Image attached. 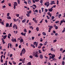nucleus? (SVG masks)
Returning <instances> with one entry per match:
<instances>
[{
	"mask_svg": "<svg viewBox=\"0 0 65 65\" xmlns=\"http://www.w3.org/2000/svg\"><path fill=\"white\" fill-rule=\"evenodd\" d=\"M10 14V13H9L7 14V16H9V15Z\"/></svg>",
	"mask_w": 65,
	"mask_h": 65,
	"instance_id": "obj_52",
	"label": "nucleus"
},
{
	"mask_svg": "<svg viewBox=\"0 0 65 65\" xmlns=\"http://www.w3.org/2000/svg\"><path fill=\"white\" fill-rule=\"evenodd\" d=\"M53 9L52 8L48 9V11L50 12H52L53 11Z\"/></svg>",
	"mask_w": 65,
	"mask_h": 65,
	"instance_id": "obj_5",
	"label": "nucleus"
},
{
	"mask_svg": "<svg viewBox=\"0 0 65 65\" xmlns=\"http://www.w3.org/2000/svg\"><path fill=\"white\" fill-rule=\"evenodd\" d=\"M3 57V55H2L1 57V59H2V57Z\"/></svg>",
	"mask_w": 65,
	"mask_h": 65,
	"instance_id": "obj_64",
	"label": "nucleus"
},
{
	"mask_svg": "<svg viewBox=\"0 0 65 65\" xmlns=\"http://www.w3.org/2000/svg\"><path fill=\"white\" fill-rule=\"evenodd\" d=\"M45 12H47V11H48V10L47 9H45Z\"/></svg>",
	"mask_w": 65,
	"mask_h": 65,
	"instance_id": "obj_54",
	"label": "nucleus"
},
{
	"mask_svg": "<svg viewBox=\"0 0 65 65\" xmlns=\"http://www.w3.org/2000/svg\"><path fill=\"white\" fill-rule=\"evenodd\" d=\"M53 27H55V29H58V27L56 25H54L53 26Z\"/></svg>",
	"mask_w": 65,
	"mask_h": 65,
	"instance_id": "obj_6",
	"label": "nucleus"
},
{
	"mask_svg": "<svg viewBox=\"0 0 65 65\" xmlns=\"http://www.w3.org/2000/svg\"><path fill=\"white\" fill-rule=\"evenodd\" d=\"M5 7H6V6H5V5H4L2 6V8H5Z\"/></svg>",
	"mask_w": 65,
	"mask_h": 65,
	"instance_id": "obj_53",
	"label": "nucleus"
},
{
	"mask_svg": "<svg viewBox=\"0 0 65 65\" xmlns=\"http://www.w3.org/2000/svg\"><path fill=\"white\" fill-rule=\"evenodd\" d=\"M41 10H42V12H43V9H44V8H43V7H42L41 8Z\"/></svg>",
	"mask_w": 65,
	"mask_h": 65,
	"instance_id": "obj_31",
	"label": "nucleus"
},
{
	"mask_svg": "<svg viewBox=\"0 0 65 65\" xmlns=\"http://www.w3.org/2000/svg\"><path fill=\"white\" fill-rule=\"evenodd\" d=\"M26 19H25L24 20H23L22 21V22L23 23H25V22H26Z\"/></svg>",
	"mask_w": 65,
	"mask_h": 65,
	"instance_id": "obj_14",
	"label": "nucleus"
},
{
	"mask_svg": "<svg viewBox=\"0 0 65 65\" xmlns=\"http://www.w3.org/2000/svg\"><path fill=\"white\" fill-rule=\"evenodd\" d=\"M13 20L14 22H17V20H16L15 19H13Z\"/></svg>",
	"mask_w": 65,
	"mask_h": 65,
	"instance_id": "obj_48",
	"label": "nucleus"
},
{
	"mask_svg": "<svg viewBox=\"0 0 65 65\" xmlns=\"http://www.w3.org/2000/svg\"><path fill=\"white\" fill-rule=\"evenodd\" d=\"M12 23H11L10 24V25L8 26V27H12Z\"/></svg>",
	"mask_w": 65,
	"mask_h": 65,
	"instance_id": "obj_22",
	"label": "nucleus"
},
{
	"mask_svg": "<svg viewBox=\"0 0 65 65\" xmlns=\"http://www.w3.org/2000/svg\"><path fill=\"white\" fill-rule=\"evenodd\" d=\"M6 37H7V35H5V36H4L3 37V39H5L6 38Z\"/></svg>",
	"mask_w": 65,
	"mask_h": 65,
	"instance_id": "obj_21",
	"label": "nucleus"
},
{
	"mask_svg": "<svg viewBox=\"0 0 65 65\" xmlns=\"http://www.w3.org/2000/svg\"><path fill=\"white\" fill-rule=\"evenodd\" d=\"M39 57L41 59H42L43 58V55H40Z\"/></svg>",
	"mask_w": 65,
	"mask_h": 65,
	"instance_id": "obj_12",
	"label": "nucleus"
},
{
	"mask_svg": "<svg viewBox=\"0 0 65 65\" xmlns=\"http://www.w3.org/2000/svg\"><path fill=\"white\" fill-rule=\"evenodd\" d=\"M29 58H31V59H32V58H33V56H29Z\"/></svg>",
	"mask_w": 65,
	"mask_h": 65,
	"instance_id": "obj_43",
	"label": "nucleus"
},
{
	"mask_svg": "<svg viewBox=\"0 0 65 65\" xmlns=\"http://www.w3.org/2000/svg\"><path fill=\"white\" fill-rule=\"evenodd\" d=\"M47 14L48 15H50V17H52V14L51 13H50V12H48Z\"/></svg>",
	"mask_w": 65,
	"mask_h": 65,
	"instance_id": "obj_10",
	"label": "nucleus"
},
{
	"mask_svg": "<svg viewBox=\"0 0 65 65\" xmlns=\"http://www.w3.org/2000/svg\"><path fill=\"white\" fill-rule=\"evenodd\" d=\"M62 15V14H60L58 15V18H60V17H61Z\"/></svg>",
	"mask_w": 65,
	"mask_h": 65,
	"instance_id": "obj_38",
	"label": "nucleus"
},
{
	"mask_svg": "<svg viewBox=\"0 0 65 65\" xmlns=\"http://www.w3.org/2000/svg\"><path fill=\"white\" fill-rule=\"evenodd\" d=\"M9 25L8 24V23H7L6 24V27H8L9 26Z\"/></svg>",
	"mask_w": 65,
	"mask_h": 65,
	"instance_id": "obj_26",
	"label": "nucleus"
},
{
	"mask_svg": "<svg viewBox=\"0 0 65 65\" xmlns=\"http://www.w3.org/2000/svg\"><path fill=\"white\" fill-rule=\"evenodd\" d=\"M23 41H24V40H23V39L22 38L20 39V42H23Z\"/></svg>",
	"mask_w": 65,
	"mask_h": 65,
	"instance_id": "obj_16",
	"label": "nucleus"
},
{
	"mask_svg": "<svg viewBox=\"0 0 65 65\" xmlns=\"http://www.w3.org/2000/svg\"><path fill=\"white\" fill-rule=\"evenodd\" d=\"M39 0H33L32 2H33L34 3H35V2H38Z\"/></svg>",
	"mask_w": 65,
	"mask_h": 65,
	"instance_id": "obj_9",
	"label": "nucleus"
},
{
	"mask_svg": "<svg viewBox=\"0 0 65 65\" xmlns=\"http://www.w3.org/2000/svg\"><path fill=\"white\" fill-rule=\"evenodd\" d=\"M16 15L17 17H19V15H20L19 14H16Z\"/></svg>",
	"mask_w": 65,
	"mask_h": 65,
	"instance_id": "obj_34",
	"label": "nucleus"
},
{
	"mask_svg": "<svg viewBox=\"0 0 65 65\" xmlns=\"http://www.w3.org/2000/svg\"><path fill=\"white\" fill-rule=\"evenodd\" d=\"M57 41V40H55L53 41V42L54 43H55V42H56Z\"/></svg>",
	"mask_w": 65,
	"mask_h": 65,
	"instance_id": "obj_55",
	"label": "nucleus"
},
{
	"mask_svg": "<svg viewBox=\"0 0 65 65\" xmlns=\"http://www.w3.org/2000/svg\"><path fill=\"white\" fill-rule=\"evenodd\" d=\"M7 19H8V20H10L11 19V17H10V16H9V17H7Z\"/></svg>",
	"mask_w": 65,
	"mask_h": 65,
	"instance_id": "obj_24",
	"label": "nucleus"
},
{
	"mask_svg": "<svg viewBox=\"0 0 65 65\" xmlns=\"http://www.w3.org/2000/svg\"><path fill=\"white\" fill-rule=\"evenodd\" d=\"M27 3H28L29 4H32L31 0H28Z\"/></svg>",
	"mask_w": 65,
	"mask_h": 65,
	"instance_id": "obj_4",
	"label": "nucleus"
},
{
	"mask_svg": "<svg viewBox=\"0 0 65 65\" xmlns=\"http://www.w3.org/2000/svg\"><path fill=\"white\" fill-rule=\"evenodd\" d=\"M33 56H35V57H37V58H38V57H39V56H38V54H36L35 53L34 54Z\"/></svg>",
	"mask_w": 65,
	"mask_h": 65,
	"instance_id": "obj_3",
	"label": "nucleus"
},
{
	"mask_svg": "<svg viewBox=\"0 0 65 65\" xmlns=\"http://www.w3.org/2000/svg\"><path fill=\"white\" fill-rule=\"evenodd\" d=\"M23 53L22 52H21V53H20V55L21 56H22L23 55Z\"/></svg>",
	"mask_w": 65,
	"mask_h": 65,
	"instance_id": "obj_44",
	"label": "nucleus"
},
{
	"mask_svg": "<svg viewBox=\"0 0 65 65\" xmlns=\"http://www.w3.org/2000/svg\"><path fill=\"white\" fill-rule=\"evenodd\" d=\"M24 32H27V29H24Z\"/></svg>",
	"mask_w": 65,
	"mask_h": 65,
	"instance_id": "obj_27",
	"label": "nucleus"
},
{
	"mask_svg": "<svg viewBox=\"0 0 65 65\" xmlns=\"http://www.w3.org/2000/svg\"><path fill=\"white\" fill-rule=\"evenodd\" d=\"M28 65H31V62H29L28 63H27Z\"/></svg>",
	"mask_w": 65,
	"mask_h": 65,
	"instance_id": "obj_39",
	"label": "nucleus"
},
{
	"mask_svg": "<svg viewBox=\"0 0 65 65\" xmlns=\"http://www.w3.org/2000/svg\"><path fill=\"white\" fill-rule=\"evenodd\" d=\"M27 14H26V15L27 16V17H30V14L29 13H27Z\"/></svg>",
	"mask_w": 65,
	"mask_h": 65,
	"instance_id": "obj_25",
	"label": "nucleus"
},
{
	"mask_svg": "<svg viewBox=\"0 0 65 65\" xmlns=\"http://www.w3.org/2000/svg\"><path fill=\"white\" fill-rule=\"evenodd\" d=\"M39 53H42L40 50H39Z\"/></svg>",
	"mask_w": 65,
	"mask_h": 65,
	"instance_id": "obj_57",
	"label": "nucleus"
},
{
	"mask_svg": "<svg viewBox=\"0 0 65 65\" xmlns=\"http://www.w3.org/2000/svg\"><path fill=\"white\" fill-rule=\"evenodd\" d=\"M12 57V54H11L10 56V57Z\"/></svg>",
	"mask_w": 65,
	"mask_h": 65,
	"instance_id": "obj_61",
	"label": "nucleus"
},
{
	"mask_svg": "<svg viewBox=\"0 0 65 65\" xmlns=\"http://www.w3.org/2000/svg\"><path fill=\"white\" fill-rule=\"evenodd\" d=\"M31 47H32L33 48H35V46H34V45H33L32 44H31V45H30Z\"/></svg>",
	"mask_w": 65,
	"mask_h": 65,
	"instance_id": "obj_15",
	"label": "nucleus"
},
{
	"mask_svg": "<svg viewBox=\"0 0 65 65\" xmlns=\"http://www.w3.org/2000/svg\"><path fill=\"white\" fill-rule=\"evenodd\" d=\"M48 4H49V2H48L45 3L44 4L46 6L47 5H48Z\"/></svg>",
	"mask_w": 65,
	"mask_h": 65,
	"instance_id": "obj_13",
	"label": "nucleus"
},
{
	"mask_svg": "<svg viewBox=\"0 0 65 65\" xmlns=\"http://www.w3.org/2000/svg\"><path fill=\"white\" fill-rule=\"evenodd\" d=\"M31 38H32V39L33 40H34V38H35V37H32Z\"/></svg>",
	"mask_w": 65,
	"mask_h": 65,
	"instance_id": "obj_51",
	"label": "nucleus"
},
{
	"mask_svg": "<svg viewBox=\"0 0 65 65\" xmlns=\"http://www.w3.org/2000/svg\"><path fill=\"white\" fill-rule=\"evenodd\" d=\"M23 59H20L19 60L20 61H23Z\"/></svg>",
	"mask_w": 65,
	"mask_h": 65,
	"instance_id": "obj_62",
	"label": "nucleus"
},
{
	"mask_svg": "<svg viewBox=\"0 0 65 65\" xmlns=\"http://www.w3.org/2000/svg\"><path fill=\"white\" fill-rule=\"evenodd\" d=\"M65 28H64V29H63V30L62 31V33H64V32H65Z\"/></svg>",
	"mask_w": 65,
	"mask_h": 65,
	"instance_id": "obj_33",
	"label": "nucleus"
},
{
	"mask_svg": "<svg viewBox=\"0 0 65 65\" xmlns=\"http://www.w3.org/2000/svg\"><path fill=\"white\" fill-rule=\"evenodd\" d=\"M42 34H43L44 36H45V35H46V33L43 32Z\"/></svg>",
	"mask_w": 65,
	"mask_h": 65,
	"instance_id": "obj_23",
	"label": "nucleus"
},
{
	"mask_svg": "<svg viewBox=\"0 0 65 65\" xmlns=\"http://www.w3.org/2000/svg\"><path fill=\"white\" fill-rule=\"evenodd\" d=\"M40 3H41V4H42L43 3V1L42 0H41L40 1Z\"/></svg>",
	"mask_w": 65,
	"mask_h": 65,
	"instance_id": "obj_49",
	"label": "nucleus"
},
{
	"mask_svg": "<svg viewBox=\"0 0 65 65\" xmlns=\"http://www.w3.org/2000/svg\"><path fill=\"white\" fill-rule=\"evenodd\" d=\"M17 2H18V4H20V0H18Z\"/></svg>",
	"mask_w": 65,
	"mask_h": 65,
	"instance_id": "obj_30",
	"label": "nucleus"
},
{
	"mask_svg": "<svg viewBox=\"0 0 65 65\" xmlns=\"http://www.w3.org/2000/svg\"><path fill=\"white\" fill-rule=\"evenodd\" d=\"M33 6H34V7H35V8H36V6L35 4H34L33 5Z\"/></svg>",
	"mask_w": 65,
	"mask_h": 65,
	"instance_id": "obj_45",
	"label": "nucleus"
},
{
	"mask_svg": "<svg viewBox=\"0 0 65 65\" xmlns=\"http://www.w3.org/2000/svg\"><path fill=\"white\" fill-rule=\"evenodd\" d=\"M4 21L3 20V21L1 22L0 23L1 24L3 25H4Z\"/></svg>",
	"mask_w": 65,
	"mask_h": 65,
	"instance_id": "obj_17",
	"label": "nucleus"
},
{
	"mask_svg": "<svg viewBox=\"0 0 65 65\" xmlns=\"http://www.w3.org/2000/svg\"><path fill=\"white\" fill-rule=\"evenodd\" d=\"M34 12H36L37 13H38V10H35Z\"/></svg>",
	"mask_w": 65,
	"mask_h": 65,
	"instance_id": "obj_37",
	"label": "nucleus"
},
{
	"mask_svg": "<svg viewBox=\"0 0 65 65\" xmlns=\"http://www.w3.org/2000/svg\"><path fill=\"white\" fill-rule=\"evenodd\" d=\"M50 51L51 52H55V51H56V50L55 49H54V48H52L50 50Z\"/></svg>",
	"mask_w": 65,
	"mask_h": 65,
	"instance_id": "obj_2",
	"label": "nucleus"
},
{
	"mask_svg": "<svg viewBox=\"0 0 65 65\" xmlns=\"http://www.w3.org/2000/svg\"><path fill=\"white\" fill-rule=\"evenodd\" d=\"M59 23V21H56L55 22L56 24H57V23Z\"/></svg>",
	"mask_w": 65,
	"mask_h": 65,
	"instance_id": "obj_56",
	"label": "nucleus"
},
{
	"mask_svg": "<svg viewBox=\"0 0 65 65\" xmlns=\"http://www.w3.org/2000/svg\"><path fill=\"white\" fill-rule=\"evenodd\" d=\"M33 44L34 45H36V47H37V46L38 45V43L35 42H34Z\"/></svg>",
	"mask_w": 65,
	"mask_h": 65,
	"instance_id": "obj_1",
	"label": "nucleus"
},
{
	"mask_svg": "<svg viewBox=\"0 0 65 65\" xmlns=\"http://www.w3.org/2000/svg\"><path fill=\"white\" fill-rule=\"evenodd\" d=\"M48 27H49V28H51V29H52V28H53V26H51L50 25Z\"/></svg>",
	"mask_w": 65,
	"mask_h": 65,
	"instance_id": "obj_28",
	"label": "nucleus"
},
{
	"mask_svg": "<svg viewBox=\"0 0 65 65\" xmlns=\"http://www.w3.org/2000/svg\"><path fill=\"white\" fill-rule=\"evenodd\" d=\"M18 39L19 40H20L21 39H22V37H20V38H18Z\"/></svg>",
	"mask_w": 65,
	"mask_h": 65,
	"instance_id": "obj_42",
	"label": "nucleus"
},
{
	"mask_svg": "<svg viewBox=\"0 0 65 65\" xmlns=\"http://www.w3.org/2000/svg\"><path fill=\"white\" fill-rule=\"evenodd\" d=\"M44 44V45H46L47 44V41H46Z\"/></svg>",
	"mask_w": 65,
	"mask_h": 65,
	"instance_id": "obj_40",
	"label": "nucleus"
},
{
	"mask_svg": "<svg viewBox=\"0 0 65 65\" xmlns=\"http://www.w3.org/2000/svg\"><path fill=\"white\" fill-rule=\"evenodd\" d=\"M52 60L53 61H56L57 60V59H56L55 58H53L52 59Z\"/></svg>",
	"mask_w": 65,
	"mask_h": 65,
	"instance_id": "obj_29",
	"label": "nucleus"
},
{
	"mask_svg": "<svg viewBox=\"0 0 65 65\" xmlns=\"http://www.w3.org/2000/svg\"><path fill=\"white\" fill-rule=\"evenodd\" d=\"M52 56L51 59H53V58H54L55 57V54H52Z\"/></svg>",
	"mask_w": 65,
	"mask_h": 65,
	"instance_id": "obj_11",
	"label": "nucleus"
},
{
	"mask_svg": "<svg viewBox=\"0 0 65 65\" xmlns=\"http://www.w3.org/2000/svg\"><path fill=\"white\" fill-rule=\"evenodd\" d=\"M4 0H3L1 2V3H4L5 1H4Z\"/></svg>",
	"mask_w": 65,
	"mask_h": 65,
	"instance_id": "obj_59",
	"label": "nucleus"
},
{
	"mask_svg": "<svg viewBox=\"0 0 65 65\" xmlns=\"http://www.w3.org/2000/svg\"><path fill=\"white\" fill-rule=\"evenodd\" d=\"M36 30H37V31H39V27H37L36 29Z\"/></svg>",
	"mask_w": 65,
	"mask_h": 65,
	"instance_id": "obj_20",
	"label": "nucleus"
},
{
	"mask_svg": "<svg viewBox=\"0 0 65 65\" xmlns=\"http://www.w3.org/2000/svg\"><path fill=\"white\" fill-rule=\"evenodd\" d=\"M51 18V19H52V20H53V19H55V17L54 16H52Z\"/></svg>",
	"mask_w": 65,
	"mask_h": 65,
	"instance_id": "obj_47",
	"label": "nucleus"
},
{
	"mask_svg": "<svg viewBox=\"0 0 65 65\" xmlns=\"http://www.w3.org/2000/svg\"><path fill=\"white\" fill-rule=\"evenodd\" d=\"M21 52H22L23 53V52H26V50H25V49L24 48H23L22 50L21 51Z\"/></svg>",
	"mask_w": 65,
	"mask_h": 65,
	"instance_id": "obj_7",
	"label": "nucleus"
},
{
	"mask_svg": "<svg viewBox=\"0 0 65 65\" xmlns=\"http://www.w3.org/2000/svg\"><path fill=\"white\" fill-rule=\"evenodd\" d=\"M29 28L30 29H31L32 30H33V29H34V28L33 27V26H29Z\"/></svg>",
	"mask_w": 65,
	"mask_h": 65,
	"instance_id": "obj_19",
	"label": "nucleus"
},
{
	"mask_svg": "<svg viewBox=\"0 0 65 65\" xmlns=\"http://www.w3.org/2000/svg\"><path fill=\"white\" fill-rule=\"evenodd\" d=\"M39 13H41V10H39Z\"/></svg>",
	"mask_w": 65,
	"mask_h": 65,
	"instance_id": "obj_50",
	"label": "nucleus"
},
{
	"mask_svg": "<svg viewBox=\"0 0 65 65\" xmlns=\"http://www.w3.org/2000/svg\"><path fill=\"white\" fill-rule=\"evenodd\" d=\"M19 48H21V45H20L19 47Z\"/></svg>",
	"mask_w": 65,
	"mask_h": 65,
	"instance_id": "obj_60",
	"label": "nucleus"
},
{
	"mask_svg": "<svg viewBox=\"0 0 65 65\" xmlns=\"http://www.w3.org/2000/svg\"><path fill=\"white\" fill-rule=\"evenodd\" d=\"M2 42H3V44H4V43L5 44V41L4 40H3V41H2Z\"/></svg>",
	"mask_w": 65,
	"mask_h": 65,
	"instance_id": "obj_46",
	"label": "nucleus"
},
{
	"mask_svg": "<svg viewBox=\"0 0 65 65\" xmlns=\"http://www.w3.org/2000/svg\"><path fill=\"white\" fill-rule=\"evenodd\" d=\"M32 13V12L31 11H27V13H29L30 14H31V13Z\"/></svg>",
	"mask_w": 65,
	"mask_h": 65,
	"instance_id": "obj_32",
	"label": "nucleus"
},
{
	"mask_svg": "<svg viewBox=\"0 0 65 65\" xmlns=\"http://www.w3.org/2000/svg\"><path fill=\"white\" fill-rule=\"evenodd\" d=\"M31 30H29L28 31V34H30V33H31Z\"/></svg>",
	"mask_w": 65,
	"mask_h": 65,
	"instance_id": "obj_58",
	"label": "nucleus"
},
{
	"mask_svg": "<svg viewBox=\"0 0 65 65\" xmlns=\"http://www.w3.org/2000/svg\"><path fill=\"white\" fill-rule=\"evenodd\" d=\"M62 65H64L65 64V62H64V61H62Z\"/></svg>",
	"mask_w": 65,
	"mask_h": 65,
	"instance_id": "obj_35",
	"label": "nucleus"
},
{
	"mask_svg": "<svg viewBox=\"0 0 65 65\" xmlns=\"http://www.w3.org/2000/svg\"><path fill=\"white\" fill-rule=\"evenodd\" d=\"M26 32H25L24 34V32H22L21 33V34L22 35H24V36H25L26 35Z\"/></svg>",
	"mask_w": 65,
	"mask_h": 65,
	"instance_id": "obj_8",
	"label": "nucleus"
},
{
	"mask_svg": "<svg viewBox=\"0 0 65 65\" xmlns=\"http://www.w3.org/2000/svg\"><path fill=\"white\" fill-rule=\"evenodd\" d=\"M46 17V18H47L48 20H49V19H50V17H49V16H47Z\"/></svg>",
	"mask_w": 65,
	"mask_h": 65,
	"instance_id": "obj_41",
	"label": "nucleus"
},
{
	"mask_svg": "<svg viewBox=\"0 0 65 65\" xmlns=\"http://www.w3.org/2000/svg\"><path fill=\"white\" fill-rule=\"evenodd\" d=\"M59 1H58V0H57V4H59Z\"/></svg>",
	"mask_w": 65,
	"mask_h": 65,
	"instance_id": "obj_63",
	"label": "nucleus"
},
{
	"mask_svg": "<svg viewBox=\"0 0 65 65\" xmlns=\"http://www.w3.org/2000/svg\"><path fill=\"white\" fill-rule=\"evenodd\" d=\"M16 27H17V25L14 24V25L13 26V28H15Z\"/></svg>",
	"mask_w": 65,
	"mask_h": 65,
	"instance_id": "obj_36",
	"label": "nucleus"
},
{
	"mask_svg": "<svg viewBox=\"0 0 65 65\" xmlns=\"http://www.w3.org/2000/svg\"><path fill=\"white\" fill-rule=\"evenodd\" d=\"M14 5H15V6H17L18 5V3H17V2H14Z\"/></svg>",
	"mask_w": 65,
	"mask_h": 65,
	"instance_id": "obj_18",
	"label": "nucleus"
}]
</instances>
